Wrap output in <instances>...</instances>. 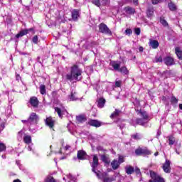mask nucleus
<instances>
[{"label": "nucleus", "instance_id": "nucleus-63", "mask_svg": "<svg viewBox=\"0 0 182 182\" xmlns=\"http://www.w3.org/2000/svg\"><path fill=\"white\" fill-rule=\"evenodd\" d=\"M2 157H3L4 159H5V156H2Z\"/></svg>", "mask_w": 182, "mask_h": 182}, {"label": "nucleus", "instance_id": "nucleus-22", "mask_svg": "<svg viewBox=\"0 0 182 182\" xmlns=\"http://www.w3.org/2000/svg\"><path fill=\"white\" fill-rule=\"evenodd\" d=\"M125 171L127 174H133V172L134 171V168L132 166H127L125 167Z\"/></svg>", "mask_w": 182, "mask_h": 182}, {"label": "nucleus", "instance_id": "nucleus-14", "mask_svg": "<svg viewBox=\"0 0 182 182\" xmlns=\"http://www.w3.org/2000/svg\"><path fill=\"white\" fill-rule=\"evenodd\" d=\"M110 66L113 67L114 70H117L119 72L120 69V63L117 61H111L109 63Z\"/></svg>", "mask_w": 182, "mask_h": 182}, {"label": "nucleus", "instance_id": "nucleus-31", "mask_svg": "<svg viewBox=\"0 0 182 182\" xmlns=\"http://www.w3.org/2000/svg\"><path fill=\"white\" fill-rule=\"evenodd\" d=\"M168 8L170 11H177V6L173 2L168 4Z\"/></svg>", "mask_w": 182, "mask_h": 182}, {"label": "nucleus", "instance_id": "nucleus-9", "mask_svg": "<svg viewBox=\"0 0 182 182\" xmlns=\"http://www.w3.org/2000/svg\"><path fill=\"white\" fill-rule=\"evenodd\" d=\"M77 157L79 160H86L87 154L83 150H80L77 151Z\"/></svg>", "mask_w": 182, "mask_h": 182}, {"label": "nucleus", "instance_id": "nucleus-18", "mask_svg": "<svg viewBox=\"0 0 182 182\" xmlns=\"http://www.w3.org/2000/svg\"><path fill=\"white\" fill-rule=\"evenodd\" d=\"M89 123L90 126H93L94 127H100L102 126L100 122L97 120H91Z\"/></svg>", "mask_w": 182, "mask_h": 182}, {"label": "nucleus", "instance_id": "nucleus-44", "mask_svg": "<svg viewBox=\"0 0 182 182\" xmlns=\"http://www.w3.org/2000/svg\"><path fill=\"white\" fill-rule=\"evenodd\" d=\"M32 41H33V43H36V45L38 44V36H34L33 37V40Z\"/></svg>", "mask_w": 182, "mask_h": 182}, {"label": "nucleus", "instance_id": "nucleus-30", "mask_svg": "<svg viewBox=\"0 0 182 182\" xmlns=\"http://www.w3.org/2000/svg\"><path fill=\"white\" fill-rule=\"evenodd\" d=\"M168 140L169 146H173L176 141V138L173 136H168Z\"/></svg>", "mask_w": 182, "mask_h": 182}, {"label": "nucleus", "instance_id": "nucleus-5", "mask_svg": "<svg viewBox=\"0 0 182 182\" xmlns=\"http://www.w3.org/2000/svg\"><path fill=\"white\" fill-rule=\"evenodd\" d=\"M99 30H100V32H101V33H105V35H109L110 36H112V31H110L109 27H107V26L105 23L100 24Z\"/></svg>", "mask_w": 182, "mask_h": 182}, {"label": "nucleus", "instance_id": "nucleus-49", "mask_svg": "<svg viewBox=\"0 0 182 182\" xmlns=\"http://www.w3.org/2000/svg\"><path fill=\"white\" fill-rule=\"evenodd\" d=\"M160 1L161 0H151V2L153 5H157V4H159Z\"/></svg>", "mask_w": 182, "mask_h": 182}, {"label": "nucleus", "instance_id": "nucleus-32", "mask_svg": "<svg viewBox=\"0 0 182 182\" xmlns=\"http://www.w3.org/2000/svg\"><path fill=\"white\" fill-rule=\"evenodd\" d=\"M40 93L41 95H46V87L43 85L40 86Z\"/></svg>", "mask_w": 182, "mask_h": 182}, {"label": "nucleus", "instance_id": "nucleus-20", "mask_svg": "<svg viewBox=\"0 0 182 182\" xmlns=\"http://www.w3.org/2000/svg\"><path fill=\"white\" fill-rule=\"evenodd\" d=\"M105 103H106V100L103 98H100L97 102V107H100V109H102L105 107Z\"/></svg>", "mask_w": 182, "mask_h": 182}, {"label": "nucleus", "instance_id": "nucleus-26", "mask_svg": "<svg viewBox=\"0 0 182 182\" xmlns=\"http://www.w3.org/2000/svg\"><path fill=\"white\" fill-rule=\"evenodd\" d=\"M77 122H80V123H83V122H86V117L85 115H78L76 117Z\"/></svg>", "mask_w": 182, "mask_h": 182}, {"label": "nucleus", "instance_id": "nucleus-51", "mask_svg": "<svg viewBox=\"0 0 182 182\" xmlns=\"http://www.w3.org/2000/svg\"><path fill=\"white\" fill-rule=\"evenodd\" d=\"M26 31H27V33H29V32H33V33H35V30L33 29V28L26 29Z\"/></svg>", "mask_w": 182, "mask_h": 182}, {"label": "nucleus", "instance_id": "nucleus-61", "mask_svg": "<svg viewBox=\"0 0 182 182\" xmlns=\"http://www.w3.org/2000/svg\"><path fill=\"white\" fill-rule=\"evenodd\" d=\"M154 156H159V152H156V153L154 154Z\"/></svg>", "mask_w": 182, "mask_h": 182}, {"label": "nucleus", "instance_id": "nucleus-13", "mask_svg": "<svg viewBox=\"0 0 182 182\" xmlns=\"http://www.w3.org/2000/svg\"><path fill=\"white\" fill-rule=\"evenodd\" d=\"M160 43H159V41L156 40H149V46L152 48V49H157Z\"/></svg>", "mask_w": 182, "mask_h": 182}, {"label": "nucleus", "instance_id": "nucleus-46", "mask_svg": "<svg viewBox=\"0 0 182 182\" xmlns=\"http://www.w3.org/2000/svg\"><path fill=\"white\" fill-rule=\"evenodd\" d=\"M115 86H116V87H120V86H122V81H120V80L116 81Z\"/></svg>", "mask_w": 182, "mask_h": 182}, {"label": "nucleus", "instance_id": "nucleus-21", "mask_svg": "<svg viewBox=\"0 0 182 182\" xmlns=\"http://www.w3.org/2000/svg\"><path fill=\"white\" fill-rule=\"evenodd\" d=\"M111 166L113 170H117L119 168V166H120V163L117 160H114L111 163Z\"/></svg>", "mask_w": 182, "mask_h": 182}, {"label": "nucleus", "instance_id": "nucleus-41", "mask_svg": "<svg viewBox=\"0 0 182 182\" xmlns=\"http://www.w3.org/2000/svg\"><path fill=\"white\" fill-rule=\"evenodd\" d=\"M118 163H119V164H122V163H124V157H123V156H119Z\"/></svg>", "mask_w": 182, "mask_h": 182}, {"label": "nucleus", "instance_id": "nucleus-38", "mask_svg": "<svg viewBox=\"0 0 182 182\" xmlns=\"http://www.w3.org/2000/svg\"><path fill=\"white\" fill-rule=\"evenodd\" d=\"M154 62L155 63H159V62H163V58H161V56H156L155 57Z\"/></svg>", "mask_w": 182, "mask_h": 182}, {"label": "nucleus", "instance_id": "nucleus-43", "mask_svg": "<svg viewBox=\"0 0 182 182\" xmlns=\"http://www.w3.org/2000/svg\"><path fill=\"white\" fill-rule=\"evenodd\" d=\"M160 21L164 26H167V25H168V23H167V21L165 19L161 18Z\"/></svg>", "mask_w": 182, "mask_h": 182}, {"label": "nucleus", "instance_id": "nucleus-19", "mask_svg": "<svg viewBox=\"0 0 182 182\" xmlns=\"http://www.w3.org/2000/svg\"><path fill=\"white\" fill-rule=\"evenodd\" d=\"M55 112H56V113H58L59 117H63V114H65V109H60L59 107H55Z\"/></svg>", "mask_w": 182, "mask_h": 182}, {"label": "nucleus", "instance_id": "nucleus-57", "mask_svg": "<svg viewBox=\"0 0 182 182\" xmlns=\"http://www.w3.org/2000/svg\"><path fill=\"white\" fill-rule=\"evenodd\" d=\"M139 52H143V50H144V48H143V47H139Z\"/></svg>", "mask_w": 182, "mask_h": 182}, {"label": "nucleus", "instance_id": "nucleus-36", "mask_svg": "<svg viewBox=\"0 0 182 182\" xmlns=\"http://www.w3.org/2000/svg\"><path fill=\"white\" fill-rule=\"evenodd\" d=\"M92 4H93L94 5H95V6H97L98 8H100V5H102V4L100 3V0H92Z\"/></svg>", "mask_w": 182, "mask_h": 182}, {"label": "nucleus", "instance_id": "nucleus-40", "mask_svg": "<svg viewBox=\"0 0 182 182\" xmlns=\"http://www.w3.org/2000/svg\"><path fill=\"white\" fill-rule=\"evenodd\" d=\"M178 100H177V98H176V97H172L171 98V103L172 105H176V103H178Z\"/></svg>", "mask_w": 182, "mask_h": 182}, {"label": "nucleus", "instance_id": "nucleus-16", "mask_svg": "<svg viewBox=\"0 0 182 182\" xmlns=\"http://www.w3.org/2000/svg\"><path fill=\"white\" fill-rule=\"evenodd\" d=\"M124 11H125L126 14H128V15H133L134 12H136V10L130 6L125 7Z\"/></svg>", "mask_w": 182, "mask_h": 182}, {"label": "nucleus", "instance_id": "nucleus-47", "mask_svg": "<svg viewBox=\"0 0 182 182\" xmlns=\"http://www.w3.org/2000/svg\"><path fill=\"white\" fill-rule=\"evenodd\" d=\"M21 122L24 124H27V126H31V124H29V119H28L27 120H21Z\"/></svg>", "mask_w": 182, "mask_h": 182}, {"label": "nucleus", "instance_id": "nucleus-28", "mask_svg": "<svg viewBox=\"0 0 182 182\" xmlns=\"http://www.w3.org/2000/svg\"><path fill=\"white\" fill-rule=\"evenodd\" d=\"M101 160L106 164H110V159L107 156H106V155H102Z\"/></svg>", "mask_w": 182, "mask_h": 182}, {"label": "nucleus", "instance_id": "nucleus-55", "mask_svg": "<svg viewBox=\"0 0 182 182\" xmlns=\"http://www.w3.org/2000/svg\"><path fill=\"white\" fill-rule=\"evenodd\" d=\"M135 173L139 176V174H141L140 169L139 168H135Z\"/></svg>", "mask_w": 182, "mask_h": 182}, {"label": "nucleus", "instance_id": "nucleus-35", "mask_svg": "<svg viewBox=\"0 0 182 182\" xmlns=\"http://www.w3.org/2000/svg\"><path fill=\"white\" fill-rule=\"evenodd\" d=\"M23 134H25V132L23 131H20L17 134V139L18 140H22V137H23Z\"/></svg>", "mask_w": 182, "mask_h": 182}, {"label": "nucleus", "instance_id": "nucleus-24", "mask_svg": "<svg viewBox=\"0 0 182 182\" xmlns=\"http://www.w3.org/2000/svg\"><path fill=\"white\" fill-rule=\"evenodd\" d=\"M23 141L26 144H31L32 143V138L29 135H26L23 137Z\"/></svg>", "mask_w": 182, "mask_h": 182}, {"label": "nucleus", "instance_id": "nucleus-17", "mask_svg": "<svg viewBox=\"0 0 182 182\" xmlns=\"http://www.w3.org/2000/svg\"><path fill=\"white\" fill-rule=\"evenodd\" d=\"M72 18L73 21H77L79 18V10L74 9L72 11Z\"/></svg>", "mask_w": 182, "mask_h": 182}, {"label": "nucleus", "instance_id": "nucleus-10", "mask_svg": "<svg viewBox=\"0 0 182 182\" xmlns=\"http://www.w3.org/2000/svg\"><path fill=\"white\" fill-rule=\"evenodd\" d=\"M46 124L52 129L55 126V120L52 119V117H47L46 119Z\"/></svg>", "mask_w": 182, "mask_h": 182}, {"label": "nucleus", "instance_id": "nucleus-23", "mask_svg": "<svg viewBox=\"0 0 182 182\" xmlns=\"http://www.w3.org/2000/svg\"><path fill=\"white\" fill-rule=\"evenodd\" d=\"M25 35H28V30L24 29L21 31L16 36V38H22V36H25Z\"/></svg>", "mask_w": 182, "mask_h": 182}, {"label": "nucleus", "instance_id": "nucleus-15", "mask_svg": "<svg viewBox=\"0 0 182 182\" xmlns=\"http://www.w3.org/2000/svg\"><path fill=\"white\" fill-rule=\"evenodd\" d=\"M163 170L165 173H170V161L166 160L163 166Z\"/></svg>", "mask_w": 182, "mask_h": 182}, {"label": "nucleus", "instance_id": "nucleus-7", "mask_svg": "<svg viewBox=\"0 0 182 182\" xmlns=\"http://www.w3.org/2000/svg\"><path fill=\"white\" fill-rule=\"evenodd\" d=\"M28 122L31 125L37 124L38 122H39V117L36 113L32 112L28 117Z\"/></svg>", "mask_w": 182, "mask_h": 182}, {"label": "nucleus", "instance_id": "nucleus-62", "mask_svg": "<svg viewBox=\"0 0 182 182\" xmlns=\"http://www.w3.org/2000/svg\"><path fill=\"white\" fill-rule=\"evenodd\" d=\"M2 157H3L4 159H5V156H2Z\"/></svg>", "mask_w": 182, "mask_h": 182}, {"label": "nucleus", "instance_id": "nucleus-42", "mask_svg": "<svg viewBox=\"0 0 182 182\" xmlns=\"http://www.w3.org/2000/svg\"><path fill=\"white\" fill-rule=\"evenodd\" d=\"M114 181L113 178H108L107 176H105L104 178L103 182H112Z\"/></svg>", "mask_w": 182, "mask_h": 182}, {"label": "nucleus", "instance_id": "nucleus-29", "mask_svg": "<svg viewBox=\"0 0 182 182\" xmlns=\"http://www.w3.org/2000/svg\"><path fill=\"white\" fill-rule=\"evenodd\" d=\"M118 72L123 73V75H129V70H127V68H126L124 66L119 68Z\"/></svg>", "mask_w": 182, "mask_h": 182}, {"label": "nucleus", "instance_id": "nucleus-4", "mask_svg": "<svg viewBox=\"0 0 182 182\" xmlns=\"http://www.w3.org/2000/svg\"><path fill=\"white\" fill-rule=\"evenodd\" d=\"M150 176L152 180H149V182H164V179L153 171H150Z\"/></svg>", "mask_w": 182, "mask_h": 182}, {"label": "nucleus", "instance_id": "nucleus-56", "mask_svg": "<svg viewBox=\"0 0 182 182\" xmlns=\"http://www.w3.org/2000/svg\"><path fill=\"white\" fill-rule=\"evenodd\" d=\"M139 0H133L134 5H137Z\"/></svg>", "mask_w": 182, "mask_h": 182}, {"label": "nucleus", "instance_id": "nucleus-34", "mask_svg": "<svg viewBox=\"0 0 182 182\" xmlns=\"http://www.w3.org/2000/svg\"><path fill=\"white\" fill-rule=\"evenodd\" d=\"M62 149H63V150H65V151H68L70 150V146L66 145L65 146H63V144H62V148L60 150V154H62Z\"/></svg>", "mask_w": 182, "mask_h": 182}, {"label": "nucleus", "instance_id": "nucleus-60", "mask_svg": "<svg viewBox=\"0 0 182 182\" xmlns=\"http://www.w3.org/2000/svg\"><path fill=\"white\" fill-rule=\"evenodd\" d=\"M179 109H181V110H182V104L179 105Z\"/></svg>", "mask_w": 182, "mask_h": 182}, {"label": "nucleus", "instance_id": "nucleus-59", "mask_svg": "<svg viewBox=\"0 0 182 182\" xmlns=\"http://www.w3.org/2000/svg\"><path fill=\"white\" fill-rule=\"evenodd\" d=\"M175 151L177 154H180V151L178 150H177V149H175Z\"/></svg>", "mask_w": 182, "mask_h": 182}, {"label": "nucleus", "instance_id": "nucleus-3", "mask_svg": "<svg viewBox=\"0 0 182 182\" xmlns=\"http://www.w3.org/2000/svg\"><path fill=\"white\" fill-rule=\"evenodd\" d=\"M99 166V158H97V155L93 156L92 163L91 164L92 171L96 173L97 177L100 178V171H97V167Z\"/></svg>", "mask_w": 182, "mask_h": 182}, {"label": "nucleus", "instance_id": "nucleus-6", "mask_svg": "<svg viewBox=\"0 0 182 182\" xmlns=\"http://www.w3.org/2000/svg\"><path fill=\"white\" fill-rule=\"evenodd\" d=\"M135 154L136 156H150V154H151V151L149 150L147 148H139L136 149Z\"/></svg>", "mask_w": 182, "mask_h": 182}, {"label": "nucleus", "instance_id": "nucleus-2", "mask_svg": "<svg viewBox=\"0 0 182 182\" xmlns=\"http://www.w3.org/2000/svg\"><path fill=\"white\" fill-rule=\"evenodd\" d=\"M138 114L141 118L136 119V124H139L140 126H144L146 123L149 122V115H147V112L144 111H138Z\"/></svg>", "mask_w": 182, "mask_h": 182}, {"label": "nucleus", "instance_id": "nucleus-39", "mask_svg": "<svg viewBox=\"0 0 182 182\" xmlns=\"http://www.w3.org/2000/svg\"><path fill=\"white\" fill-rule=\"evenodd\" d=\"M6 150V146L4 144L0 143V153Z\"/></svg>", "mask_w": 182, "mask_h": 182}, {"label": "nucleus", "instance_id": "nucleus-64", "mask_svg": "<svg viewBox=\"0 0 182 182\" xmlns=\"http://www.w3.org/2000/svg\"><path fill=\"white\" fill-rule=\"evenodd\" d=\"M2 157H3L4 159H5V156H2Z\"/></svg>", "mask_w": 182, "mask_h": 182}, {"label": "nucleus", "instance_id": "nucleus-48", "mask_svg": "<svg viewBox=\"0 0 182 182\" xmlns=\"http://www.w3.org/2000/svg\"><path fill=\"white\" fill-rule=\"evenodd\" d=\"M109 0H102V5H109Z\"/></svg>", "mask_w": 182, "mask_h": 182}, {"label": "nucleus", "instance_id": "nucleus-25", "mask_svg": "<svg viewBox=\"0 0 182 182\" xmlns=\"http://www.w3.org/2000/svg\"><path fill=\"white\" fill-rule=\"evenodd\" d=\"M176 55L178 56V59L182 60V51L181 49H180V47H176L175 49Z\"/></svg>", "mask_w": 182, "mask_h": 182}, {"label": "nucleus", "instance_id": "nucleus-54", "mask_svg": "<svg viewBox=\"0 0 182 182\" xmlns=\"http://www.w3.org/2000/svg\"><path fill=\"white\" fill-rule=\"evenodd\" d=\"M4 127H5V125L0 122V133L4 130Z\"/></svg>", "mask_w": 182, "mask_h": 182}, {"label": "nucleus", "instance_id": "nucleus-53", "mask_svg": "<svg viewBox=\"0 0 182 182\" xmlns=\"http://www.w3.org/2000/svg\"><path fill=\"white\" fill-rule=\"evenodd\" d=\"M46 182H56V181H55V178H50L46 179Z\"/></svg>", "mask_w": 182, "mask_h": 182}, {"label": "nucleus", "instance_id": "nucleus-12", "mask_svg": "<svg viewBox=\"0 0 182 182\" xmlns=\"http://www.w3.org/2000/svg\"><path fill=\"white\" fill-rule=\"evenodd\" d=\"M30 103L33 107H38L39 105V100H38L36 97H32L30 99Z\"/></svg>", "mask_w": 182, "mask_h": 182}, {"label": "nucleus", "instance_id": "nucleus-45", "mask_svg": "<svg viewBox=\"0 0 182 182\" xmlns=\"http://www.w3.org/2000/svg\"><path fill=\"white\" fill-rule=\"evenodd\" d=\"M125 33H126L127 35H132V33H133V31H132V29L127 28V29L125 31Z\"/></svg>", "mask_w": 182, "mask_h": 182}, {"label": "nucleus", "instance_id": "nucleus-33", "mask_svg": "<svg viewBox=\"0 0 182 182\" xmlns=\"http://www.w3.org/2000/svg\"><path fill=\"white\" fill-rule=\"evenodd\" d=\"M146 14L149 18H151V16L154 14V10L153 9H148Z\"/></svg>", "mask_w": 182, "mask_h": 182}, {"label": "nucleus", "instance_id": "nucleus-58", "mask_svg": "<svg viewBox=\"0 0 182 182\" xmlns=\"http://www.w3.org/2000/svg\"><path fill=\"white\" fill-rule=\"evenodd\" d=\"M13 182H22V181H21V180H19V179H16Z\"/></svg>", "mask_w": 182, "mask_h": 182}, {"label": "nucleus", "instance_id": "nucleus-27", "mask_svg": "<svg viewBox=\"0 0 182 182\" xmlns=\"http://www.w3.org/2000/svg\"><path fill=\"white\" fill-rule=\"evenodd\" d=\"M121 113L122 111L115 109V111L111 114L110 117L111 119H114V117H117Z\"/></svg>", "mask_w": 182, "mask_h": 182}, {"label": "nucleus", "instance_id": "nucleus-8", "mask_svg": "<svg viewBox=\"0 0 182 182\" xmlns=\"http://www.w3.org/2000/svg\"><path fill=\"white\" fill-rule=\"evenodd\" d=\"M69 102H76L79 100V97L77 96V92L75 91H72L71 94L68 96Z\"/></svg>", "mask_w": 182, "mask_h": 182}, {"label": "nucleus", "instance_id": "nucleus-11", "mask_svg": "<svg viewBox=\"0 0 182 182\" xmlns=\"http://www.w3.org/2000/svg\"><path fill=\"white\" fill-rule=\"evenodd\" d=\"M164 62L167 66H171V65H174V59L170 56L166 57L164 59Z\"/></svg>", "mask_w": 182, "mask_h": 182}, {"label": "nucleus", "instance_id": "nucleus-1", "mask_svg": "<svg viewBox=\"0 0 182 182\" xmlns=\"http://www.w3.org/2000/svg\"><path fill=\"white\" fill-rule=\"evenodd\" d=\"M82 70L77 67V65H73L71 67L70 74L66 75L67 80L73 82V80H82Z\"/></svg>", "mask_w": 182, "mask_h": 182}, {"label": "nucleus", "instance_id": "nucleus-37", "mask_svg": "<svg viewBox=\"0 0 182 182\" xmlns=\"http://www.w3.org/2000/svg\"><path fill=\"white\" fill-rule=\"evenodd\" d=\"M132 139L134 140H140L141 139V135L140 134H135L132 136Z\"/></svg>", "mask_w": 182, "mask_h": 182}, {"label": "nucleus", "instance_id": "nucleus-50", "mask_svg": "<svg viewBox=\"0 0 182 182\" xmlns=\"http://www.w3.org/2000/svg\"><path fill=\"white\" fill-rule=\"evenodd\" d=\"M134 32L136 35H140V32H141L140 28H135Z\"/></svg>", "mask_w": 182, "mask_h": 182}, {"label": "nucleus", "instance_id": "nucleus-52", "mask_svg": "<svg viewBox=\"0 0 182 182\" xmlns=\"http://www.w3.org/2000/svg\"><path fill=\"white\" fill-rule=\"evenodd\" d=\"M27 149L28 150V151H33V153H35V151L33 150V149L32 148V146L31 145L28 146Z\"/></svg>", "mask_w": 182, "mask_h": 182}]
</instances>
